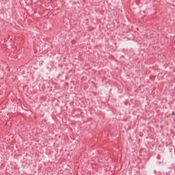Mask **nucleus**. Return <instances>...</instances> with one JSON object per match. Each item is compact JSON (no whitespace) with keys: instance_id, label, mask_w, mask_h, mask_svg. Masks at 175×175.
Here are the masks:
<instances>
[{"instance_id":"1","label":"nucleus","mask_w":175,"mask_h":175,"mask_svg":"<svg viewBox=\"0 0 175 175\" xmlns=\"http://www.w3.org/2000/svg\"><path fill=\"white\" fill-rule=\"evenodd\" d=\"M174 114H175V112L173 111V112L172 113V116H174Z\"/></svg>"}]
</instances>
